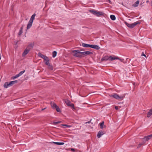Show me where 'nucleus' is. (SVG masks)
Segmentation results:
<instances>
[{
    "instance_id": "1",
    "label": "nucleus",
    "mask_w": 152,
    "mask_h": 152,
    "mask_svg": "<svg viewBox=\"0 0 152 152\" xmlns=\"http://www.w3.org/2000/svg\"><path fill=\"white\" fill-rule=\"evenodd\" d=\"M17 80L10 81V82H5L4 85V88H7L8 87L12 86L13 84L17 83Z\"/></svg>"
},
{
    "instance_id": "2",
    "label": "nucleus",
    "mask_w": 152,
    "mask_h": 152,
    "mask_svg": "<svg viewBox=\"0 0 152 152\" xmlns=\"http://www.w3.org/2000/svg\"><path fill=\"white\" fill-rule=\"evenodd\" d=\"M125 23L129 28H132L135 27L137 24H140V22L139 21H137L133 23L130 24L125 22Z\"/></svg>"
},
{
    "instance_id": "3",
    "label": "nucleus",
    "mask_w": 152,
    "mask_h": 152,
    "mask_svg": "<svg viewBox=\"0 0 152 152\" xmlns=\"http://www.w3.org/2000/svg\"><path fill=\"white\" fill-rule=\"evenodd\" d=\"M72 53H74L73 56L77 57H81L82 56L81 52L79 50H73L72 51Z\"/></svg>"
},
{
    "instance_id": "4",
    "label": "nucleus",
    "mask_w": 152,
    "mask_h": 152,
    "mask_svg": "<svg viewBox=\"0 0 152 152\" xmlns=\"http://www.w3.org/2000/svg\"><path fill=\"white\" fill-rule=\"evenodd\" d=\"M110 96L113 97L114 98L117 99H123L124 98V96H123L121 95L119 96L118 94H115L113 95H111Z\"/></svg>"
},
{
    "instance_id": "5",
    "label": "nucleus",
    "mask_w": 152,
    "mask_h": 152,
    "mask_svg": "<svg viewBox=\"0 0 152 152\" xmlns=\"http://www.w3.org/2000/svg\"><path fill=\"white\" fill-rule=\"evenodd\" d=\"M65 102L66 105L68 106H71L72 107L74 108V105L73 104H71L69 100L67 99L65 100Z\"/></svg>"
},
{
    "instance_id": "6",
    "label": "nucleus",
    "mask_w": 152,
    "mask_h": 152,
    "mask_svg": "<svg viewBox=\"0 0 152 152\" xmlns=\"http://www.w3.org/2000/svg\"><path fill=\"white\" fill-rule=\"evenodd\" d=\"M117 59H119V58L113 55L112 56H109V61H112L113 60Z\"/></svg>"
},
{
    "instance_id": "7",
    "label": "nucleus",
    "mask_w": 152,
    "mask_h": 152,
    "mask_svg": "<svg viewBox=\"0 0 152 152\" xmlns=\"http://www.w3.org/2000/svg\"><path fill=\"white\" fill-rule=\"evenodd\" d=\"M104 13L101 11L96 10V16L98 17H101L104 15Z\"/></svg>"
},
{
    "instance_id": "8",
    "label": "nucleus",
    "mask_w": 152,
    "mask_h": 152,
    "mask_svg": "<svg viewBox=\"0 0 152 152\" xmlns=\"http://www.w3.org/2000/svg\"><path fill=\"white\" fill-rule=\"evenodd\" d=\"M105 133L104 132L102 131H99V132L97 134V137L98 138H99L101 137Z\"/></svg>"
},
{
    "instance_id": "9",
    "label": "nucleus",
    "mask_w": 152,
    "mask_h": 152,
    "mask_svg": "<svg viewBox=\"0 0 152 152\" xmlns=\"http://www.w3.org/2000/svg\"><path fill=\"white\" fill-rule=\"evenodd\" d=\"M34 46V44L33 43H31L29 44L26 48V49L29 50V51L31 50Z\"/></svg>"
},
{
    "instance_id": "10",
    "label": "nucleus",
    "mask_w": 152,
    "mask_h": 152,
    "mask_svg": "<svg viewBox=\"0 0 152 152\" xmlns=\"http://www.w3.org/2000/svg\"><path fill=\"white\" fill-rule=\"evenodd\" d=\"M29 51V50H28V49L26 48L22 54V56H25L28 53Z\"/></svg>"
},
{
    "instance_id": "11",
    "label": "nucleus",
    "mask_w": 152,
    "mask_h": 152,
    "mask_svg": "<svg viewBox=\"0 0 152 152\" xmlns=\"http://www.w3.org/2000/svg\"><path fill=\"white\" fill-rule=\"evenodd\" d=\"M152 138V134H150L147 136L145 137L143 139L146 141H148Z\"/></svg>"
},
{
    "instance_id": "12",
    "label": "nucleus",
    "mask_w": 152,
    "mask_h": 152,
    "mask_svg": "<svg viewBox=\"0 0 152 152\" xmlns=\"http://www.w3.org/2000/svg\"><path fill=\"white\" fill-rule=\"evenodd\" d=\"M81 53L82 54V56H83V55L86 56L89 55L91 53H92L89 51H86L85 52H81Z\"/></svg>"
},
{
    "instance_id": "13",
    "label": "nucleus",
    "mask_w": 152,
    "mask_h": 152,
    "mask_svg": "<svg viewBox=\"0 0 152 152\" xmlns=\"http://www.w3.org/2000/svg\"><path fill=\"white\" fill-rule=\"evenodd\" d=\"M107 60H109V56H105L102 58L101 59V61H107Z\"/></svg>"
},
{
    "instance_id": "14",
    "label": "nucleus",
    "mask_w": 152,
    "mask_h": 152,
    "mask_svg": "<svg viewBox=\"0 0 152 152\" xmlns=\"http://www.w3.org/2000/svg\"><path fill=\"white\" fill-rule=\"evenodd\" d=\"M33 22H32L31 21H29L27 26V29H29L32 25Z\"/></svg>"
},
{
    "instance_id": "15",
    "label": "nucleus",
    "mask_w": 152,
    "mask_h": 152,
    "mask_svg": "<svg viewBox=\"0 0 152 152\" xmlns=\"http://www.w3.org/2000/svg\"><path fill=\"white\" fill-rule=\"evenodd\" d=\"M104 122L102 121V122L99 124V125L100 126V128L101 129H103L105 127V126H104Z\"/></svg>"
},
{
    "instance_id": "16",
    "label": "nucleus",
    "mask_w": 152,
    "mask_h": 152,
    "mask_svg": "<svg viewBox=\"0 0 152 152\" xmlns=\"http://www.w3.org/2000/svg\"><path fill=\"white\" fill-rule=\"evenodd\" d=\"M36 14L35 13H34L33 15L31 17L29 21L33 22V20L35 19V17L36 16Z\"/></svg>"
},
{
    "instance_id": "17",
    "label": "nucleus",
    "mask_w": 152,
    "mask_h": 152,
    "mask_svg": "<svg viewBox=\"0 0 152 152\" xmlns=\"http://www.w3.org/2000/svg\"><path fill=\"white\" fill-rule=\"evenodd\" d=\"M52 143H54L55 144L58 145H62L64 144V142H52Z\"/></svg>"
},
{
    "instance_id": "18",
    "label": "nucleus",
    "mask_w": 152,
    "mask_h": 152,
    "mask_svg": "<svg viewBox=\"0 0 152 152\" xmlns=\"http://www.w3.org/2000/svg\"><path fill=\"white\" fill-rule=\"evenodd\" d=\"M152 115V109H151L148 112L147 117H149Z\"/></svg>"
},
{
    "instance_id": "19",
    "label": "nucleus",
    "mask_w": 152,
    "mask_h": 152,
    "mask_svg": "<svg viewBox=\"0 0 152 152\" xmlns=\"http://www.w3.org/2000/svg\"><path fill=\"white\" fill-rule=\"evenodd\" d=\"M139 1L138 0L133 5V6L136 7L138 6L139 3Z\"/></svg>"
},
{
    "instance_id": "20",
    "label": "nucleus",
    "mask_w": 152,
    "mask_h": 152,
    "mask_svg": "<svg viewBox=\"0 0 152 152\" xmlns=\"http://www.w3.org/2000/svg\"><path fill=\"white\" fill-rule=\"evenodd\" d=\"M38 56L40 57L41 58H45V57L46 56L41 53H38Z\"/></svg>"
},
{
    "instance_id": "21",
    "label": "nucleus",
    "mask_w": 152,
    "mask_h": 152,
    "mask_svg": "<svg viewBox=\"0 0 152 152\" xmlns=\"http://www.w3.org/2000/svg\"><path fill=\"white\" fill-rule=\"evenodd\" d=\"M51 106L53 109H55L57 107V106L55 103L51 104Z\"/></svg>"
},
{
    "instance_id": "22",
    "label": "nucleus",
    "mask_w": 152,
    "mask_h": 152,
    "mask_svg": "<svg viewBox=\"0 0 152 152\" xmlns=\"http://www.w3.org/2000/svg\"><path fill=\"white\" fill-rule=\"evenodd\" d=\"M82 46L84 47H89V44H88L84 43H82Z\"/></svg>"
},
{
    "instance_id": "23",
    "label": "nucleus",
    "mask_w": 152,
    "mask_h": 152,
    "mask_svg": "<svg viewBox=\"0 0 152 152\" xmlns=\"http://www.w3.org/2000/svg\"><path fill=\"white\" fill-rule=\"evenodd\" d=\"M110 18L111 19L113 20H115L116 19L115 16L113 15H111L110 16Z\"/></svg>"
},
{
    "instance_id": "24",
    "label": "nucleus",
    "mask_w": 152,
    "mask_h": 152,
    "mask_svg": "<svg viewBox=\"0 0 152 152\" xmlns=\"http://www.w3.org/2000/svg\"><path fill=\"white\" fill-rule=\"evenodd\" d=\"M57 54V52L56 51H54L53 52V57H55L56 56Z\"/></svg>"
},
{
    "instance_id": "25",
    "label": "nucleus",
    "mask_w": 152,
    "mask_h": 152,
    "mask_svg": "<svg viewBox=\"0 0 152 152\" xmlns=\"http://www.w3.org/2000/svg\"><path fill=\"white\" fill-rule=\"evenodd\" d=\"M19 77V75H18V74H17V75H15V76H13L12 77V79H13V80H14L16 78H17V77Z\"/></svg>"
},
{
    "instance_id": "26",
    "label": "nucleus",
    "mask_w": 152,
    "mask_h": 152,
    "mask_svg": "<svg viewBox=\"0 0 152 152\" xmlns=\"http://www.w3.org/2000/svg\"><path fill=\"white\" fill-rule=\"evenodd\" d=\"M25 71L24 70L23 71H21L18 74V75L19 76H20L25 72Z\"/></svg>"
},
{
    "instance_id": "27",
    "label": "nucleus",
    "mask_w": 152,
    "mask_h": 152,
    "mask_svg": "<svg viewBox=\"0 0 152 152\" xmlns=\"http://www.w3.org/2000/svg\"><path fill=\"white\" fill-rule=\"evenodd\" d=\"M48 68L50 70H53V67L52 65L49 64L48 65Z\"/></svg>"
},
{
    "instance_id": "28",
    "label": "nucleus",
    "mask_w": 152,
    "mask_h": 152,
    "mask_svg": "<svg viewBox=\"0 0 152 152\" xmlns=\"http://www.w3.org/2000/svg\"><path fill=\"white\" fill-rule=\"evenodd\" d=\"M89 47L91 48H95V45H89Z\"/></svg>"
},
{
    "instance_id": "29",
    "label": "nucleus",
    "mask_w": 152,
    "mask_h": 152,
    "mask_svg": "<svg viewBox=\"0 0 152 152\" xmlns=\"http://www.w3.org/2000/svg\"><path fill=\"white\" fill-rule=\"evenodd\" d=\"M55 109H56V110L58 112H61V110L58 106H57V107H56Z\"/></svg>"
},
{
    "instance_id": "30",
    "label": "nucleus",
    "mask_w": 152,
    "mask_h": 152,
    "mask_svg": "<svg viewBox=\"0 0 152 152\" xmlns=\"http://www.w3.org/2000/svg\"><path fill=\"white\" fill-rule=\"evenodd\" d=\"M89 12L91 13L92 14H95V11L94 10H89Z\"/></svg>"
},
{
    "instance_id": "31",
    "label": "nucleus",
    "mask_w": 152,
    "mask_h": 152,
    "mask_svg": "<svg viewBox=\"0 0 152 152\" xmlns=\"http://www.w3.org/2000/svg\"><path fill=\"white\" fill-rule=\"evenodd\" d=\"M45 64L48 66L50 64H49V60H48L46 61L45 62Z\"/></svg>"
},
{
    "instance_id": "32",
    "label": "nucleus",
    "mask_w": 152,
    "mask_h": 152,
    "mask_svg": "<svg viewBox=\"0 0 152 152\" xmlns=\"http://www.w3.org/2000/svg\"><path fill=\"white\" fill-rule=\"evenodd\" d=\"M62 125L63 126H66L68 128H70L72 126L71 125H66V124H62Z\"/></svg>"
},
{
    "instance_id": "33",
    "label": "nucleus",
    "mask_w": 152,
    "mask_h": 152,
    "mask_svg": "<svg viewBox=\"0 0 152 152\" xmlns=\"http://www.w3.org/2000/svg\"><path fill=\"white\" fill-rule=\"evenodd\" d=\"M43 59H44V60L45 61H46L48 60H49L48 57H47L46 56H45V58H43Z\"/></svg>"
},
{
    "instance_id": "34",
    "label": "nucleus",
    "mask_w": 152,
    "mask_h": 152,
    "mask_svg": "<svg viewBox=\"0 0 152 152\" xmlns=\"http://www.w3.org/2000/svg\"><path fill=\"white\" fill-rule=\"evenodd\" d=\"M22 33H23L22 30H20L19 31V33H18L19 35H21L22 34Z\"/></svg>"
},
{
    "instance_id": "35",
    "label": "nucleus",
    "mask_w": 152,
    "mask_h": 152,
    "mask_svg": "<svg viewBox=\"0 0 152 152\" xmlns=\"http://www.w3.org/2000/svg\"><path fill=\"white\" fill-rule=\"evenodd\" d=\"M100 48V47L99 46L96 45V49L99 50Z\"/></svg>"
},
{
    "instance_id": "36",
    "label": "nucleus",
    "mask_w": 152,
    "mask_h": 152,
    "mask_svg": "<svg viewBox=\"0 0 152 152\" xmlns=\"http://www.w3.org/2000/svg\"><path fill=\"white\" fill-rule=\"evenodd\" d=\"M61 123V121H57V122H54L53 124H59V123Z\"/></svg>"
},
{
    "instance_id": "37",
    "label": "nucleus",
    "mask_w": 152,
    "mask_h": 152,
    "mask_svg": "<svg viewBox=\"0 0 152 152\" xmlns=\"http://www.w3.org/2000/svg\"><path fill=\"white\" fill-rule=\"evenodd\" d=\"M143 144V143H140L138 145L137 148H140Z\"/></svg>"
},
{
    "instance_id": "38",
    "label": "nucleus",
    "mask_w": 152,
    "mask_h": 152,
    "mask_svg": "<svg viewBox=\"0 0 152 152\" xmlns=\"http://www.w3.org/2000/svg\"><path fill=\"white\" fill-rule=\"evenodd\" d=\"M118 60H120L121 62H124V59H121L119 58V59H118Z\"/></svg>"
},
{
    "instance_id": "39",
    "label": "nucleus",
    "mask_w": 152,
    "mask_h": 152,
    "mask_svg": "<svg viewBox=\"0 0 152 152\" xmlns=\"http://www.w3.org/2000/svg\"><path fill=\"white\" fill-rule=\"evenodd\" d=\"M71 151H72L74 152L75 151V149L73 148H71Z\"/></svg>"
},
{
    "instance_id": "40",
    "label": "nucleus",
    "mask_w": 152,
    "mask_h": 152,
    "mask_svg": "<svg viewBox=\"0 0 152 152\" xmlns=\"http://www.w3.org/2000/svg\"><path fill=\"white\" fill-rule=\"evenodd\" d=\"M141 56H144L146 57L145 55L143 53H142V54L141 55Z\"/></svg>"
},
{
    "instance_id": "41",
    "label": "nucleus",
    "mask_w": 152,
    "mask_h": 152,
    "mask_svg": "<svg viewBox=\"0 0 152 152\" xmlns=\"http://www.w3.org/2000/svg\"><path fill=\"white\" fill-rule=\"evenodd\" d=\"M115 109L116 110H118V106H115Z\"/></svg>"
},
{
    "instance_id": "42",
    "label": "nucleus",
    "mask_w": 152,
    "mask_h": 152,
    "mask_svg": "<svg viewBox=\"0 0 152 152\" xmlns=\"http://www.w3.org/2000/svg\"><path fill=\"white\" fill-rule=\"evenodd\" d=\"M23 28V26H22L21 27L20 30H22Z\"/></svg>"
},
{
    "instance_id": "43",
    "label": "nucleus",
    "mask_w": 152,
    "mask_h": 152,
    "mask_svg": "<svg viewBox=\"0 0 152 152\" xmlns=\"http://www.w3.org/2000/svg\"><path fill=\"white\" fill-rule=\"evenodd\" d=\"M46 108V107H45V108H44L42 109V111H43V110H44Z\"/></svg>"
},
{
    "instance_id": "44",
    "label": "nucleus",
    "mask_w": 152,
    "mask_h": 152,
    "mask_svg": "<svg viewBox=\"0 0 152 152\" xmlns=\"http://www.w3.org/2000/svg\"><path fill=\"white\" fill-rule=\"evenodd\" d=\"M1 54H0V60H1Z\"/></svg>"
},
{
    "instance_id": "45",
    "label": "nucleus",
    "mask_w": 152,
    "mask_h": 152,
    "mask_svg": "<svg viewBox=\"0 0 152 152\" xmlns=\"http://www.w3.org/2000/svg\"><path fill=\"white\" fill-rule=\"evenodd\" d=\"M89 123V122H86V123Z\"/></svg>"
},
{
    "instance_id": "46",
    "label": "nucleus",
    "mask_w": 152,
    "mask_h": 152,
    "mask_svg": "<svg viewBox=\"0 0 152 152\" xmlns=\"http://www.w3.org/2000/svg\"><path fill=\"white\" fill-rule=\"evenodd\" d=\"M109 2H110V0L109 1Z\"/></svg>"
}]
</instances>
